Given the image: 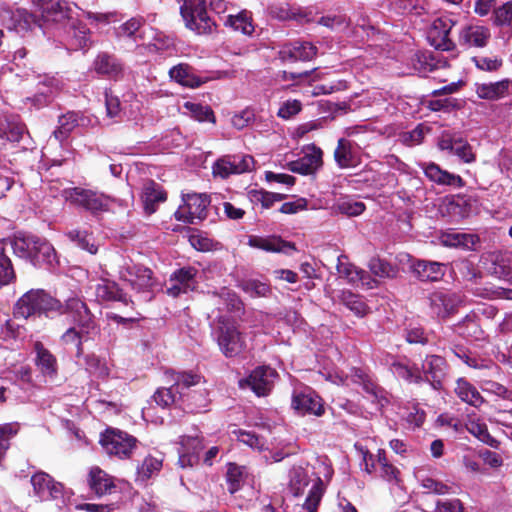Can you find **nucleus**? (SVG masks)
Here are the masks:
<instances>
[{"label":"nucleus","instance_id":"34","mask_svg":"<svg viewBox=\"0 0 512 512\" xmlns=\"http://www.w3.org/2000/svg\"><path fill=\"white\" fill-rule=\"evenodd\" d=\"M58 123L59 126L53 132V135L56 140L62 142L69 136V134L73 131L74 128H76L77 126L87 125L88 120L83 115L74 111H70L60 116Z\"/></svg>","mask_w":512,"mask_h":512},{"label":"nucleus","instance_id":"32","mask_svg":"<svg viewBox=\"0 0 512 512\" xmlns=\"http://www.w3.org/2000/svg\"><path fill=\"white\" fill-rule=\"evenodd\" d=\"M334 159L338 167L352 168L360 163V157L352 142L345 138H340L336 149L334 150Z\"/></svg>","mask_w":512,"mask_h":512},{"label":"nucleus","instance_id":"27","mask_svg":"<svg viewBox=\"0 0 512 512\" xmlns=\"http://www.w3.org/2000/svg\"><path fill=\"white\" fill-rule=\"evenodd\" d=\"M204 446L198 434L182 436L179 448V464L181 467H193L199 462V454Z\"/></svg>","mask_w":512,"mask_h":512},{"label":"nucleus","instance_id":"9","mask_svg":"<svg viewBox=\"0 0 512 512\" xmlns=\"http://www.w3.org/2000/svg\"><path fill=\"white\" fill-rule=\"evenodd\" d=\"M100 443L107 454L125 459L131 456L137 440L126 432L108 429L102 434Z\"/></svg>","mask_w":512,"mask_h":512},{"label":"nucleus","instance_id":"47","mask_svg":"<svg viewBox=\"0 0 512 512\" xmlns=\"http://www.w3.org/2000/svg\"><path fill=\"white\" fill-rule=\"evenodd\" d=\"M145 210L149 213L155 211V204L166 200L165 193L161 187L153 181L145 184L142 194Z\"/></svg>","mask_w":512,"mask_h":512},{"label":"nucleus","instance_id":"50","mask_svg":"<svg viewBox=\"0 0 512 512\" xmlns=\"http://www.w3.org/2000/svg\"><path fill=\"white\" fill-rule=\"evenodd\" d=\"M415 477L420 483L421 487L427 492H433L436 494H444L448 491V486L433 476L429 475L425 469H417L415 471Z\"/></svg>","mask_w":512,"mask_h":512},{"label":"nucleus","instance_id":"45","mask_svg":"<svg viewBox=\"0 0 512 512\" xmlns=\"http://www.w3.org/2000/svg\"><path fill=\"white\" fill-rule=\"evenodd\" d=\"M181 111L183 114L188 115L199 122H215L214 113L212 109L207 105L186 101L182 105Z\"/></svg>","mask_w":512,"mask_h":512},{"label":"nucleus","instance_id":"12","mask_svg":"<svg viewBox=\"0 0 512 512\" xmlns=\"http://www.w3.org/2000/svg\"><path fill=\"white\" fill-rule=\"evenodd\" d=\"M153 272L142 265L133 262L125 263L120 271V279L127 282L133 290L144 293L154 286Z\"/></svg>","mask_w":512,"mask_h":512},{"label":"nucleus","instance_id":"20","mask_svg":"<svg viewBox=\"0 0 512 512\" xmlns=\"http://www.w3.org/2000/svg\"><path fill=\"white\" fill-rule=\"evenodd\" d=\"M457 21L451 17H441L433 22L429 31L428 39L431 44L439 50L449 51L455 47L454 42L450 39L449 35Z\"/></svg>","mask_w":512,"mask_h":512},{"label":"nucleus","instance_id":"14","mask_svg":"<svg viewBox=\"0 0 512 512\" xmlns=\"http://www.w3.org/2000/svg\"><path fill=\"white\" fill-rule=\"evenodd\" d=\"M68 15L69 17L62 23L54 24L53 28L60 30L62 27L66 28L68 26L65 39L68 49L79 50L88 47L91 43L90 30L85 24L72 19V9L70 6Z\"/></svg>","mask_w":512,"mask_h":512},{"label":"nucleus","instance_id":"35","mask_svg":"<svg viewBox=\"0 0 512 512\" xmlns=\"http://www.w3.org/2000/svg\"><path fill=\"white\" fill-rule=\"evenodd\" d=\"M454 391L461 401L475 408L480 407L485 401L477 388L465 378L457 379Z\"/></svg>","mask_w":512,"mask_h":512},{"label":"nucleus","instance_id":"6","mask_svg":"<svg viewBox=\"0 0 512 512\" xmlns=\"http://www.w3.org/2000/svg\"><path fill=\"white\" fill-rule=\"evenodd\" d=\"M65 304L52 297L43 289H31L23 294L14 306L16 318L28 319L41 315L64 314Z\"/></svg>","mask_w":512,"mask_h":512},{"label":"nucleus","instance_id":"46","mask_svg":"<svg viewBox=\"0 0 512 512\" xmlns=\"http://www.w3.org/2000/svg\"><path fill=\"white\" fill-rule=\"evenodd\" d=\"M163 459L161 456L147 455L141 465L137 467V481L145 482L157 475L162 468Z\"/></svg>","mask_w":512,"mask_h":512},{"label":"nucleus","instance_id":"52","mask_svg":"<svg viewBox=\"0 0 512 512\" xmlns=\"http://www.w3.org/2000/svg\"><path fill=\"white\" fill-rule=\"evenodd\" d=\"M341 302L359 317L365 316L369 309L362 297L351 291H342Z\"/></svg>","mask_w":512,"mask_h":512},{"label":"nucleus","instance_id":"56","mask_svg":"<svg viewBox=\"0 0 512 512\" xmlns=\"http://www.w3.org/2000/svg\"><path fill=\"white\" fill-rule=\"evenodd\" d=\"M368 267L375 276L380 278H394L398 272L396 267L380 258H372L368 263Z\"/></svg>","mask_w":512,"mask_h":512},{"label":"nucleus","instance_id":"64","mask_svg":"<svg viewBox=\"0 0 512 512\" xmlns=\"http://www.w3.org/2000/svg\"><path fill=\"white\" fill-rule=\"evenodd\" d=\"M403 418L411 427L418 428L424 423L426 413L418 405H413L406 408Z\"/></svg>","mask_w":512,"mask_h":512},{"label":"nucleus","instance_id":"49","mask_svg":"<svg viewBox=\"0 0 512 512\" xmlns=\"http://www.w3.org/2000/svg\"><path fill=\"white\" fill-rule=\"evenodd\" d=\"M377 471L381 478L388 482H398L399 470L389 462L386 457V452L379 449L377 453Z\"/></svg>","mask_w":512,"mask_h":512},{"label":"nucleus","instance_id":"19","mask_svg":"<svg viewBox=\"0 0 512 512\" xmlns=\"http://www.w3.org/2000/svg\"><path fill=\"white\" fill-rule=\"evenodd\" d=\"M276 371L268 366L254 369L251 374L239 381L241 388H250L257 396L266 395L272 388Z\"/></svg>","mask_w":512,"mask_h":512},{"label":"nucleus","instance_id":"60","mask_svg":"<svg viewBox=\"0 0 512 512\" xmlns=\"http://www.w3.org/2000/svg\"><path fill=\"white\" fill-rule=\"evenodd\" d=\"M493 23L496 26L512 25V1H507L502 6L494 9Z\"/></svg>","mask_w":512,"mask_h":512},{"label":"nucleus","instance_id":"41","mask_svg":"<svg viewBox=\"0 0 512 512\" xmlns=\"http://www.w3.org/2000/svg\"><path fill=\"white\" fill-rule=\"evenodd\" d=\"M221 19H223L225 26L231 27L235 31H240L245 35H251L254 31L251 15L246 10L237 14H229L221 17Z\"/></svg>","mask_w":512,"mask_h":512},{"label":"nucleus","instance_id":"25","mask_svg":"<svg viewBox=\"0 0 512 512\" xmlns=\"http://www.w3.org/2000/svg\"><path fill=\"white\" fill-rule=\"evenodd\" d=\"M292 407L302 414H312L315 416L324 414L322 399L310 388L294 392Z\"/></svg>","mask_w":512,"mask_h":512},{"label":"nucleus","instance_id":"4","mask_svg":"<svg viewBox=\"0 0 512 512\" xmlns=\"http://www.w3.org/2000/svg\"><path fill=\"white\" fill-rule=\"evenodd\" d=\"M64 313L69 314L77 327H71L61 336L66 345L76 347V355L83 354L82 344L98 333L97 325L87 305L79 298H70L65 303Z\"/></svg>","mask_w":512,"mask_h":512},{"label":"nucleus","instance_id":"26","mask_svg":"<svg viewBox=\"0 0 512 512\" xmlns=\"http://www.w3.org/2000/svg\"><path fill=\"white\" fill-rule=\"evenodd\" d=\"M60 89L61 82L57 78L41 75L38 77L36 93L33 97H28L27 101L31 102L36 108H41L50 103Z\"/></svg>","mask_w":512,"mask_h":512},{"label":"nucleus","instance_id":"18","mask_svg":"<svg viewBox=\"0 0 512 512\" xmlns=\"http://www.w3.org/2000/svg\"><path fill=\"white\" fill-rule=\"evenodd\" d=\"M217 342L226 357H235L245 348V340L236 326L223 323L219 328Z\"/></svg>","mask_w":512,"mask_h":512},{"label":"nucleus","instance_id":"28","mask_svg":"<svg viewBox=\"0 0 512 512\" xmlns=\"http://www.w3.org/2000/svg\"><path fill=\"white\" fill-rule=\"evenodd\" d=\"M419 166L423 170L425 176L437 185L453 186L457 188L464 186V181L459 175L443 170L434 162H422Z\"/></svg>","mask_w":512,"mask_h":512},{"label":"nucleus","instance_id":"1","mask_svg":"<svg viewBox=\"0 0 512 512\" xmlns=\"http://www.w3.org/2000/svg\"><path fill=\"white\" fill-rule=\"evenodd\" d=\"M69 5L60 0H39L36 14H31L24 9L15 11L3 10L1 18L9 30L24 35L35 28L47 34L54 24L62 23L69 17Z\"/></svg>","mask_w":512,"mask_h":512},{"label":"nucleus","instance_id":"37","mask_svg":"<svg viewBox=\"0 0 512 512\" xmlns=\"http://www.w3.org/2000/svg\"><path fill=\"white\" fill-rule=\"evenodd\" d=\"M169 76L175 82L189 88L199 87L203 83L201 79L194 74L193 68L185 63L173 66L169 70Z\"/></svg>","mask_w":512,"mask_h":512},{"label":"nucleus","instance_id":"33","mask_svg":"<svg viewBox=\"0 0 512 512\" xmlns=\"http://www.w3.org/2000/svg\"><path fill=\"white\" fill-rule=\"evenodd\" d=\"M439 241L443 246L462 248L466 250L475 249L476 244L479 242V237L472 233L457 232L454 230L441 233Z\"/></svg>","mask_w":512,"mask_h":512},{"label":"nucleus","instance_id":"13","mask_svg":"<svg viewBox=\"0 0 512 512\" xmlns=\"http://www.w3.org/2000/svg\"><path fill=\"white\" fill-rule=\"evenodd\" d=\"M173 380L174 384L172 386L179 394V398L187 396V406L190 412H199L207 406V399L205 395L196 394L195 392L188 395L183 393L184 389H188L200 382L201 377L199 375L187 372H179L173 374Z\"/></svg>","mask_w":512,"mask_h":512},{"label":"nucleus","instance_id":"62","mask_svg":"<svg viewBox=\"0 0 512 512\" xmlns=\"http://www.w3.org/2000/svg\"><path fill=\"white\" fill-rule=\"evenodd\" d=\"M177 395L179 396L174 387L171 386L170 388L158 389L154 393L153 399L157 405L165 408L169 407L170 405L174 404L177 401Z\"/></svg>","mask_w":512,"mask_h":512},{"label":"nucleus","instance_id":"59","mask_svg":"<svg viewBox=\"0 0 512 512\" xmlns=\"http://www.w3.org/2000/svg\"><path fill=\"white\" fill-rule=\"evenodd\" d=\"M250 199L253 203H260L263 208H270L277 201L282 199L280 194L267 192L264 190H251L249 192Z\"/></svg>","mask_w":512,"mask_h":512},{"label":"nucleus","instance_id":"2","mask_svg":"<svg viewBox=\"0 0 512 512\" xmlns=\"http://www.w3.org/2000/svg\"><path fill=\"white\" fill-rule=\"evenodd\" d=\"M288 502L294 508L301 507L306 512H317L325 493L322 479L315 475L309 465L293 466L289 471Z\"/></svg>","mask_w":512,"mask_h":512},{"label":"nucleus","instance_id":"48","mask_svg":"<svg viewBox=\"0 0 512 512\" xmlns=\"http://www.w3.org/2000/svg\"><path fill=\"white\" fill-rule=\"evenodd\" d=\"M141 26V19L131 18L116 29V35L119 39L132 40L136 45H138V41L142 39V35L140 33Z\"/></svg>","mask_w":512,"mask_h":512},{"label":"nucleus","instance_id":"30","mask_svg":"<svg viewBox=\"0 0 512 512\" xmlns=\"http://www.w3.org/2000/svg\"><path fill=\"white\" fill-rule=\"evenodd\" d=\"M33 350L37 369L44 377L54 378L58 372L56 357L40 341L34 343Z\"/></svg>","mask_w":512,"mask_h":512},{"label":"nucleus","instance_id":"36","mask_svg":"<svg viewBox=\"0 0 512 512\" xmlns=\"http://www.w3.org/2000/svg\"><path fill=\"white\" fill-rule=\"evenodd\" d=\"M88 485L97 495L110 493L115 488L113 479L99 467H92L88 474Z\"/></svg>","mask_w":512,"mask_h":512},{"label":"nucleus","instance_id":"54","mask_svg":"<svg viewBox=\"0 0 512 512\" xmlns=\"http://www.w3.org/2000/svg\"><path fill=\"white\" fill-rule=\"evenodd\" d=\"M67 237L74 242L79 248L88 251L90 254H95L98 250L93 238L86 231L78 229L67 232Z\"/></svg>","mask_w":512,"mask_h":512},{"label":"nucleus","instance_id":"15","mask_svg":"<svg viewBox=\"0 0 512 512\" xmlns=\"http://www.w3.org/2000/svg\"><path fill=\"white\" fill-rule=\"evenodd\" d=\"M88 293L98 303L118 301L127 305L130 300L119 285L110 279L100 278L96 282L91 281L88 286Z\"/></svg>","mask_w":512,"mask_h":512},{"label":"nucleus","instance_id":"38","mask_svg":"<svg viewBox=\"0 0 512 512\" xmlns=\"http://www.w3.org/2000/svg\"><path fill=\"white\" fill-rule=\"evenodd\" d=\"M31 263L34 266L52 265L56 258L53 246L45 239L37 237V244L32 249Z\"/></svg>","mask_w":512,"mask_h":512},{"label":"nucleus","instance_id":"31","mask_svg":"<svg viewBox=\"0 0 512 512\" xmlns=\"http://www.w3.org/2000/svg\"><path fill=\"white\" fill-rule=\"evenodd\" d=\"M249 246L266 252H279L284 254H291L295 251L293 243L283 241L279 237H259L251 236L248 240Z\"/></svg>","mask_w":512,"mask_h":512},{"label":"nucleus","instance_id":"44","mask_svg":"<svg viewBox=\"0 0 512 512\" xmlns=\"http://www.w3.org/2000/svg\"><path fill=\"white\" fill-rule=\"evenodd\" d=\"M365 204L351 197H340L332 206L334 213L342 214L348 217H356L365 210Z\"/></svg>","mask_w":512,"mask_h":512},{"label":"nucleus","instance_id":"23","mask_svg":"<svg viewBox=\"0 0 512 512\" xmlns=\"http://www.w3.org/2000/svg\"><path fill=\"white\" fill-rule=\"evenodd\" d=\"M490 37L489 28L479 24L465 23L458 30V42L465 47L483 48Z\"/></svg>","mask_w":512,"mask_h":512},{"label":"nucleus","instance_id":"24","mask_svg":"<svg viewBox=\"0 0 512 512\" xmlns=\"http://www.w3.org/2000/svg\"><path fill=\"white\" fill-rule=\"evenodd\" d=\"M317 54V47L310 42L295 41L283 45L279 52V59L283 63L312 60Z\"/></svg>","mask_w":512,"mask_h":512},{"label":"nucleus","instance_id":"55","mask_svg":"<svg viewBox=\"0 0 512 512\" xmlns=\"http://www.w3.org/2000/svg\"><path fill=\"white\" fill-rule=\"evenodd\" d=\"M213 297L221 301L230 312L239 313L243 309V303L238 295L227 288H223L220 293H214Z\"/></svg>","mask_w":512,"mask_h":512},{"label":"nucleus","instance_id":"16","mask_svg":"<svg viewBox=\"0 0 512 512\" xmlns=\"http://www.w3.org/2000/svg\"><path fill=\"white\" fill-rule=\"evenodd\" d=\"M462 304L463 297L455 292L436 291L430 296L431 312L441 319L455 314Z\"/></svg>","mask_w":512,"mask_h":512},{"label":"nucleus","instance_id":"29","mask_svg":"<svg viewBox=\"0 0 512 512\" xmlns=\"http://www.w3.org/2000/svg\"><path fill=\"white\" fill-rule=\"evenodd\" d=\"M97 74L108 79L119 80L123 77L124 67L122 62L114 55L106 52L99 53L93 63Z\"/></svg>","mask_w":512,"mask_h":512},{"label":"nucleus","instance_id":"39","mask_svg":"<svg viewBox=\"0 0 512 512\" xmlns=\"http://www.w3.org/2000/svg\"><path fill=\"white\" fill-rule=\"evenodd\" d=\"M413 271L421 281H437L443 274V264L418 260L413 265Z\"/></svg>","mask_w":512,"mask_h":512},{"label":"nucleus","instance_id":"40","mask_svg":"<svg viewBox=\"0 0 512 512\" xmlns=\"http://www.w3.org/2000/svg\"><path fill=\"white\" fill-rule=\"evenodd\" d=\"M25 132V126L17 117L10 116L0 119V138L11 142L21 140Z\"/></svg>","mask_w":512,"mask_h":512},{"label":"nucleus","instance_id":"11","mask_svg":"<svg viewBox=\"0 0 512 512\" xmlns=\"http://www.w3.org/2000/svg\"><path fill=\"white\" fill-rule=\"evenodd\" d=\"M184 204L175 212L178 221L195 224L207 216V207L210 203L206 194H187L183 197Z\"/></svg>","mask_w":512,"mask_h":512},{"label":"nucleus","instance_id":"5","mask_svg":"<svg viewBox=\"0 0 512 512\" xmlns=\"http://www.w3.org/2000/svg\"><path fill=\"white\" fill-rule=\"evenodd\" d=\"M445 360L436 355L427 356L422 363L421 369L412 365L408 360H394L390 364L391 371L395 376L408 383H430L433 389H440L442 379L445 375Z\"/></svg>","mask_w":512,"mask_h":512},{"label":"nucleus","instance_id":"57","mask_svg":"<svg viewBox=\"0 0 512 512\" xmlns=\"http://www.w3.org/2000/svg\"><path fill=\"white\" fill-rule=\"evenodd\" d=\"M455 330L464 337L478 339L482 333L474 315H467L455 326Z\"/></svg>","mask_w":512,"mask_h":512},{"label":"nucleus","instance_id":"43","mask_svg":"<svg viewBox=\"0 0 512 512\" xmlns=\"http://www.w3.org/2000/svg\"><path fill=\"white\" fill-rule=\"evenodd\" d=\"M508 84L509 82L507 80L476 84V93L481 99L497 100L506 95Z\"/></svg>","mask_w":512,"mask_h":512},{"label":"nucleus","instance_id":"42","mask_svg":"<svg viewBox=\"0 0 512 512\" xmlns=\"http://www.w3.org/2000/svg\"><path fill=\"white\" fill-rule=\"evenodd\" d=\"M37 244V236L18 235L13 240H8V246L13 249L16 256L31 261L32 249Z\"/></svg>","mask_w":512,"mask_h":512},{"label":"nucleus","instance_id":"51","mask_svg":"<svg viewBox=\"0 0 512 512\" xmlns=\"http://www.w3.org/2000/svg\"><path fill=\"white\" fill-rule=\"evenodd\" d=\"M466 429L483 443L493 448L498 447V440L489 434L486 424L480 420L469 419L466 423Z\"/></svg>","mask_w":512,"mask_h":512},{"label":"nucleus","instance_id":"10","mask_svg":"<svg viewBox=\"0 0 512 512\" xmlns=\"http://www.w3.org/2000/svg\"><path fill=\"white\" fill-rule=\"evenodd\" d=\"M254 158L247 154L226 155L219 158L212 167L214 176L226 179L231 175L243 174L253 170Z\"/></svg>","mask_w":512,"mask_h":512},{"label":"nucleus","instance_id":"63","mask_svg":"<svg viewBox=\"0 0 512 512\" xmlns=\"http://www.w3.org/2000/svg\"><path fill=\"white\" fill-rule=\"evenodd\" d=\"M233 433L236 435L237 439L240 442L246 444L247 446H249L253 449L262 450L264 448V445H265L264 439L259 437L258 435H256L253 432L240 429V430H235Z\"/></svg>","mask_w":512,"mask_h":512},{"label":"nucleus","instance_id":"22","mask_svg":"<svg viewBox=\"0 0 512 512\" xmlns=\"http://www.w3.org/2000/svg\"><path fill=\"white\" fill-rule=\"evenodd\" d=\"M337 271L340 277L345 278L352 285L372 289L378 284L368 272L349 263L345 255L338 257Z\"/></svg>","mask_w":512,"mask_h":512},{"label":"nucleus","instance_id":"17","mask_svg":"<svg viewBox=\"0 0 512 512\" xmlns=\"http://www.w3.org/2000/svg\"><path fill=\"white\" fill-rule=\"evenodd\" d=\"M198 269L187 266L174 271L169 279L166 292L169 296L178 297L196 289Z\"/></svg>","mask_w":512,"mask_h":512},{"label":"nucleus","instance_id":"8","mask_svg":"<svg viewBox=\"0 0 512 512\" xmlns=\"http://www.w3.org/2000/svg\"><path fill=\"white\" fill-rule=\"evenodd\" d=\"M180 1V13L188 29L200 35L216 29V23L207 14L205 0Z\"/></svg>","mask_w":512,"mask_h":512},{"label":"nucleus","instance_id":"21","mask_svg":"<svg viewBox=\"0 0 512 512\" xmlns=\"http://www.w3.org/2000/svg\"><path fill=\"white\" fill-rule=\"evenodd\" d=\"M322 150L314 144L305 148L304 155L297 160L290 161L286 168L293 173L310 175L315 173L322 166Z\"/></svg>","mask_w":512,"mask_h":512},{"label":"nucleus","instance_id":"58","mask_svg":"<svg viewBox=\"0 0 512 512\" xmlns=\"http://www.w3.org/2000/svg\"><path fill=\"white\" fill-rule=\"evenodd\" d=\"M244 483V468L229 464L227 471L228 490L231 494L237 492Z\"/></svg>","mask_w":512,"mask_h":512},{"label":"nucleus","instance_id":"3","mask_svg":"<svg viewBox=\"0 0 512 512\" xmlns=\"http://www.w3.org/2000/svg\"><path fill=\"white\" fill-rule=\"evenodd\" d=\"M33 488V495L40 501H56L59 509L87 510L88 512H98L99 506L89 503H78L73 497L71 490L66 489L61 482L56 481L52 476L44 471L35 472L30 479Z\"/></svg>","mask_w":512,"mask_h":512},{"label":"nucleus","instance_id":"53","mask_svg":"<svg viewBox=\"0 0 512 512\" xmlns=\"http://www.w3.org/2000/svg\"><path fill=\"white\" fill-rule=\"evenodd\" d=\"M239 287L251 297H266L271 293L270 286L257 279L242 280Z\"/></svg>","mask_w":512,"mask_h":512},{"label":"nucleus","instance_id":"61","mask_svg":"<svg viewBox=\"0 0 512 512\" xmlns=\"http://www.w3.org/2000/svg\"><path fill=\"white\" fill-rule=\"evenodd\" d=\"M302 110V103L297 99H288L279 106L278 117L289 120L296 116Z\"/></svg>","mask_w":512,"mask_h":512},{"label":"nucleus","instance_id":"7","mask_svg":"<svg viewBox=\"0 0 512 512\" xmlns=\"http://www.w3.org/2000/svg\"><path fill=\"white\" fill-rule=\"evenodd\" d=\"M61 196L71 205L94 215L108 211L114 201L112 197L104 193L83 187L65 188L62 190Z\"/></svg>","mask_w":512,"mask_h":512}]
</instances>
